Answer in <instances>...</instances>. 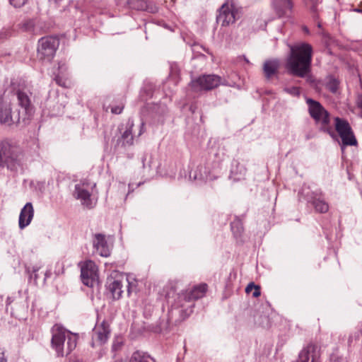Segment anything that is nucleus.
Instances as JSON below:
<instances>
[{"mask_svg": "<svg viewBox=\"0 0 362 362\" xmlns=\"http://www.w3.org/2000/svg\"><path fill=\"white\" fill-rule=\"evenodd\" d=\"M313 47L307 42H300L290 47L286 68L288 73L300 78L307 77L311 71Z\"/></svg>", "mask_w": 362, "mask_h": 362, "instance_id": "f03ea898", "label": "nucleus"}, {"mask_svg": "<svg viewBox=\"0 0 362 362\" xmlns=\"http://www.w3.org/2000/svg\"><path fill=\"white\" fill-rule=\"evenodd\" d=\"M317 27L321 28V23L320 22L317 23Z\"/></svg>", "mask_w": 362, "mask_h": 362, "instance_id": "09e8293b", "label": "nucleus"}, {"mask_svg": "<svg viewBox=\"0 0 362 362\" xmlns=\"http://www.w3.org/2000/svg\"><path fill=\"white\" fill-rule=\"evenodd\" d=\"M353 11H355V12H357V13H362V8H354Z\"/></svg>", "mask_w": 362, "mask_h": 362, "instance_id": "49530a36", "label": "nucleus"}, {"mask_svg": "<svg viewBox=\"0 0 362 362\" xmlns=\"http://www.w3.org/2000/svg\"><path fill=\"white\" fill-rule=\"evenodd\" d=\"M362 336V329H358L356 330H355L354 332H353L349 337V339H348V344L349 346L351 345V344L355 341H358L360 339V338Z\"/></svg>", "mask_w": 362, "mask_h": 362, "instance_id": "7c9ffc66", "label": "nucleus"}, {"mask_svg": "<svg viewBox=\"0 0 362 362\" xmlns=\"http://www.w3.org/2000/svg\"><path fill=\"white\" fill-rule=\"evenodd\" d=\"M241 8L235 0H226L218 9L216 21L221 26L226 27L234 23L240 18Z\"/></svg>", "mask_w": 362, "mask_h": 362, "instance_id": "423d86ee", "label": "nucleus"}, {"mask_svg": "<svg viewBox=\"0 0 362 362\" xmlns=\"http://www.w3.org/2000/svg\"><path fill=\"white\" fill-rule=\"evenodd\" d=\"M6 303V310L10 309L11 315L18 318L21 317L28 308L26 298L21 295V291H18L15 296H8Z\"/></svg>", "mask_w": 362, "mask_h": 362, "instance_id": "9d476101", "label": "nucleus"}, {"mask_svg": "<svg viewBox=\"0 0 362 362\" xmlns=\"http://www.w3.org/2000/svg\"><path fill=\"white\" fill-rule=\"evenodd\" d=\"M38 269V268L33 267V272L30 274V278L34 279L35 281H37V279H38V275L37 274Z\"/></svg>", "mask_w": 362, "mask_h": 362, "instance_id": "79ce46f5", "label": "nucleus"}, {"mask_svg": "<svg viewBox=\"0 0 362 362\" xmlns=\"http://www.w3.org/2000/svg\"><path fill=\"white\" fill-rule=\"evenodd\" d=\"M93 247L102 257H107L111 253V246L107 243L106 236L102 233H96L93 236Z\"/></svg>", "mask_w": 362, "mask_h": 362, "instance_id": "dca6fc26", "label": "nucleus"}, {"mask_svg": "<svg viewBox=\"0 0 362 362\" xmlns=\"http://www.w3.org/2000/svg\"><path fill=\"white\" fill-rule=\"evenodd\" d=\"M312 204L317 212L326 213L329 210L328 204L322 199L315 198L312 202Z\"/></svg>", "mask_w": 362, "mask_h": 362, "instance_id": "393cba45", "label": "nucleus"}, {"mask_svg": "<svg viewBox=\"0 0 362 362\" xmlns=\"http://www.w3.org/2000/svg\"><path fill=\"white\" fill-rule=\"evenodd\" d=\"M207 284H206L195 286L191 291L181 293L179 296V298L184 299L187 302L197 300L204 296L207 291Z\"/></svg>", "mask_w": 362, "mask_h": 362, "instance_id": "a211bd4d", "label": "nucleus"}, {"mask_svg": "<svg viewBox=\"0 0 362 362\" xmlns=\"http://www.w3.org/2000/svg\"><path fill=\"white\" fill-rule=\"evenodd\" d=\"M11 5L15 8H21L27 4L28 0H8Z\"/></svg>", "mask_w": 362, "mask_h": 362, "instance_id": "2f4dec72", "label": "nucleus"}, {"mask_svg": "<svg viewBox=\"0 0 362 362\" xmlns=\"http://www.w3.org/2000/svg\"><path fill=\"white\" fill-rule=\"evenodd\" d=\"M0 362H7V359L4 356V351H0Z\"/></svg>", "mask_w": 362, "mask_h": 362, "instance_id": "a18cd8bd", "label": "nucleus"}, {"mask_svg": "<svg viewBox=\"0 0 362 362\" xmlns=\"http://www.w3.org/2000/svg\"><path fill=\"white\" fill-rule=\"evenodd\" d=\"M284 2L285 8L291 10L293 8V3L291 0H281Z\"/></svg>", "mask_w": 362, "mask_h": 362, "instance_id": "ea45409f", "label": "nucleus"}, {"mask_svg": "<svg viewBox=\"0 0 362 362\" xmlns=\"http://www.w3.org/2000/svg\"><path fill=\"white\" fill-rule=\"evenodd\" d=\"M339 86V81L332 76L327 78L325 87L332 93H336Z\"/></svg>", "mask_w": 362, "mask_h": 362, "instance_id": "a878e982", "label": "nucleus"}, {"mask_svg": "<svg viewBox=\"0 0 362 362\" xmlns=\"http://www.w3.org/2000/svg\"><path fill=\"white\" fill-rule=\"evenodd\" d=\"M56 83L62 87H66V81L64 80L61 76H56L54 78Z\"/></svg>", "mask_w": 362, "mask_h": 362, "instance_id": "f704fd0d", "label": "nucleus"}, {"mask_svg": "<svg viewBox=\"0 0 362 362\" xmlns=\"http://www.w3.org/2000/svg\"><path fill=\"white\" fill-rule=\"evenodd\" d=\"M148 154L144 153L141 157V162L143 164V168H145L146 167H151V161L149 160L147 163H146V160L147 159Z\"/></svg>", "mask_w": 362, "mask_h": 362, "instance_id": "4c0bfd02", "label": "nucleus"}, {"mask_svg": "<svg viewBox=\"0 0 362 362\" xmlns=\"http://www.w3.org/2000/svg\"><path fill=\"white\" fill-rule=\"evenodd\" d=\"M51 346L57 356L69 355L76 346V336L73 335L62 325L55 324L51 329Z\"/></svg>", "mask_w": 362, "mask_h": 362, "instance_id": "7ed1b4c3", "label": "nucleus"}, {"mask_svg": "<svg viewBox=\"0 0 362 362\" xmlns=\"http://www.w3.org/2000/svg\"><path fill=\"white\" fill-rule=\"evenodd\" d=\"M22 151L11 140L4 139L0 141V168L16 171L21 165Z\"/></svg>", "mask_w": 362, "mask_h": 362, "instance_id": "20e7f679", "label": "nucleus"}, {"mask_svg": "<svg viewBox=\"0 0 362 362\" xmlns=\"http://www.w3.org/2000/svg\"><path fill=\"white\" fill-rule=\"evenodd\" d=\"M252 296L255 298H257L261 295L260 292V286L258 285L255 284L254 282H250L245 288V292L247 293H250L251 291H253Z\"/></svg>", "mask_w": 362, "mask_h": 362, "instance_id": "c85d7f7f", "label": "nucleus"}, {"mask_svg": "<svg viewBox=\"0 0 362 362\" xmlns=\"http://www.w3.org/2000/svg\"><path fill=\"white\" fill-rule=\"evenodd\" d=\"M204 178V177L201 172H199V173H195V174L194 175V180H202Z\"/></svg>", "mask_w": 362, "mask_h": 362, "instance_id": "c03bdc74", "label": "nucleus"}, {"mask_svg": "<svg viewBox=\"0 0 362 362\" xmlns=\"http://www.w3.org/2000/svg\"><path fill=\"white\" fill-rule=\"evenodd\" d=\"M74 195L76 199L81 201V204L84 207L90 209L95 206V204L90 198L91 194L86 189L85 183L77 184L75 185Z\"/></svg>", "mask_w": 362, "mask_h": 362, "instance_id": "4468645a", "label": "nucleus"}, {"mask_svg": "<svg viewBox=\"0 0 362 362\" xmlns=\"http://www.w3.org/2000/svg\"><path fill=\"white\" fill-rule=\"evenodd\" d=\"M19 109L12 111L11 103L6 99H0V123L6 126L18 124L21 120L30 119L33 113L31 101L32 92L24 83L14 86L12 90Z\"/></svg>", "mask_w": 362, "mask_h": 362, "instance_id": "f257e3e1", "label": "nucleus"}, {"mask_svg": "<svg viewBox=\"0 0 362 362\" xmlns=\"http://www.w3.org/2000/svg\"><path fill=\"white\" fill-rule=\"evenodd\" d=\"M304 3H305L306 7L312 13L313 18L315 20H317L318 18L317 8V5H318V0H304Z\"/></svg>", "mask_w": 362, "mask_h": 362, "instance_id": "bb28decb", "label": "nucleus"}, {"mask_svg": "<svg viewBox=\"0 0 362 362\" xmlns=\"http://www.w3.org/2000/svg\"><path fill=\"white\" fill-rule=\"evenodd\" d=\"M127 5L129 8L137 11H146L151 13H156L158 11V7L152 1L145 0H127Z\"/></svg>", "mask_w": 362, "mask_h": 362, "instance_id": "f3484780", "label": "nucleus"}, {"mask_svg": "<svg viewBox=\"0 0 362 362\" xmlns=\"http://www.w3.org/2000/svg\"><path fill=\"white\" fill-rule=\"evenodd\" d=\"M305 102L308 105V113L315 124H320V130L334 138L336 135L330 126L329 112L317 100L308 98H306Z\"/></svg>", "mask_w": 362, "mask_h": 362, "instance_id": "39448f33", "label": "nucleus"}, {"mask_svg": "<svg viewBox=\"0 0 362 362\" xmlns=\"http://www.w3.org/2000/svg\"><path fill=\"white\" fill-rule=\"evenodd\" d=\"M11 35V31L8 29H3L0 31V40L6 39Z\"/></svg>", "mask_w": 362, "mask_h": 362, "instance_id": "c9c22d12", "label": "nucleus"}, {"mask_svg": "<svg viewBox=\"0 0 362 362\" xmlns=\"http://www.w3.org/2000/svg\"><path fill=\"white\" fill-rule=\"evenodd\" d=\"M134 126V121L129 118L126 124H120L118 127L121 136L117 139L115 148L121 146L126 148L132 146L134 144V138L132 131Z\"/></svg>", "mask_w": 362, "mask_h": 362, "instance_id": "9b49d317", "label": "nucleus"}, {"mask_svg": "<svg viewBox=\"0 0 362 362\" xmlns=\"http://www.w3.org/2000/svg\"><path fill=\"white\" fill-rule=\"evenodd\" d=\"M303 29L305 33H309V30H308V28L306 26L303 27Z\"/></svg>", "mask_w": 362, "mask_h": 362, "instance_id": "de8ad7c7", "label": "nucleus"}, {"mask_svg": "<svg viewBox=\"0 0 362 362\" xmlns=\"http://www.w3.org/2000/svg\"><path fill=\"white\" fill-rule=\"evenodd\" d=\"M280 67V62L278 59L266 60L263 64V72L267 79L272 78L275 76Z\"/></svg>", "mask_w": 362, "mask_h": 362, "instance_id": "4be33fe9", "label": "nucleus"}, {"mask_svg": "<svg viewBox=\"0 0 362 362\" xmlns=\"http://www.w3.org/2000/svg\"><path fill=\"white\" fill-rule=\"evenodd\" d=\"M123 345V341L121 339H115L112 345V349L113 351H119Z\"/></svg>", "mask_w": 362, "mask_h": 362, "instance_id": "473e14b6", "label": "nucleus"}, {"mask_svg": "<svg viewBox=\"0 0 362 362\" xmlns=\"http://www.w3.org/2000/svg\"><path fill=\"white\" fill-rule=\"evenodd\" d=\"M230 227L235 235H240L243 231V223L239 218H235L231 222Z\"/></svg>", "mask_w": 362, "mask_h": 362, "instance_id": "cd10ccee", "label": "nucleus"}, {"mask_svg": "<svg viewBox=\"0 0 362 362\" xmlns=\"http://www.w3.org/2000/svg\"><path fill=\"white\" fill-rule=\"evenodd\" d=\"M330 361L331 362H346V361L344 358H343L342 357H339L334 354L331 356Z\"/></svg>", "mask_w": 362, "mask_h": 362, "instance_id": "e433bc0d", "label": "nucleus"}, {"mask_svg": "<svg viewBox=\"0 0 362 362\" xmlns=\"http://www.w3.org/2000/svg\"><path fill=\"white\" fill-rule=\"evenodd\" d=\"M107 284L108 290L114 299L118 300L122 298V295L124 292V278H122V279H116L114 278L108 279Z\"/></svg>", "mask_w": 362, "mask_h": 362, "instance_id": "aec40b11", "label": "nucleus"}, {"mask_svg": "<svg viewBox=\"0 0 362 362\" xmlns=\"http://www.w3.org/2000/svg\"><path fill=\"white\" fill-rule=\"evenodd\" d=\"M145 123L144 122H142L140 124V129H139V132L138 133V136H140L145 131Z\"/></svg>", "mask_w": 362, "mask_h": 362, "instance_id": "37998d69", "label": "nucleus"}, {"mask_svg": "<svg viewBox=\"0 0 362 362\" xmlns=\"http://www.w3.org/2000/svg\"><path fill=\"white\" fill-rule=\"evenodd\" d=\"M335 129L339 135L343 146H357L358 142L349 123L344 119L335 117Z\"/></svg>", "mask_w": 362, "mask_h": 362, "instance_id": "1a4fd4ad", "label": "nucleus"}, {"mask_svg": "<svg viewBox=\"0 0 362 362\" xmlns=\"http://www.w3.org/2000/svg\"><path fill=\"white\" fill-rule=\"evenodd\" d=\"M33 216L34 209L33 204L30 202H28L21 211L18 220L19 228L23 229L28 226L30 223Z\"/></svg>", "mask_w": 362, "mask_h": 362, "instance_id": "6ab92c4d", "label": "nucleus"}, {"mask_svg": "<svg viewBox=\"0 0 362 362\" xmlns=\"http://www.w3.org/2000/svg\"><path fill=\"white\" fill-rule=\"evenodd\" d=\"M124 283H125V286L127 287V295L129 296L132 292H136V282L133 280V281H129V280L126 278L124 279Z\"/></svg>", "mask_w": 362, "mask_h": 362, "instance_id": "c756f323", "label": "nucleus"}, {"mask_svg": "<svg viewBox=\"0 0 362 362\" xmlns=\"http://www.w3.org/2000/svg\"><path fill=\"white\" fill-rule=\"evenodd\" d=\"M320 351L317 345L309 344L299 353L297 362H319Z\"/></svg>", "mask_w": 362, "mask_h": 362, "instance_id": "2eb2a0df", "label": "nucleus"}, {"mask_svg": "<svg viewBox=\"0 0 362 362\" xmlns=\"http://www.w3.org/2000/svg\"><path fill=\"white\" fill-rule=\"evenodd\" d=\"M81 278L83 284L88 287H94L98 284V267L92 260H86L79 263Z\"/></svg>", "mask_w": 362, "mask_h": 362, "instance_id": "6e6552de", "label": "nucleus"}, {"mask_svg": "<svg viewBox=\"0 0 362 362\" xmlns=\"http://www.w3.org/2000/svg\"><path fill=\"white\" fill-rule=\"evenodd\" d=\"M246 172L247 169L243 165L235 161V168L233 167L231 170V174L236 176L234 179L237 180L243 179Z\"/></svg>", "mask_w": 362, "mask_h": 362, "instance_id": "b1692460", "label": "nucleus"}, {"mask_svg": "<svg viewBox=\"0 0 362 362\" xmlns=\"http://www.w3.org/2000/svg\"><path fill=\"white\" fill-rule=\"evenodd\" d=\"M357 107L360 109V115L362 117V95H359L356 100Z\"/></svg>", "mask_w": 362, "mask_h": 362, "instance_id": "58836bf2", "label": "nucleus"}, {"mask_svg": "<svg viewBox=\"0 0 362 362\" xmlns=\"http://www.w3.org/2000/svg\"><path fill=\"white\" fill-rule=\"evenodd\" d=\"M59 45V40L53 36L42 37L38 41L37 57L43 62H50Z\"/></svg>", "mask_w": 362, "mask_h": 362, "instance_id": "0eeeda50", "label": "nucleus"}, {"mask_svg": "<svg viewBox=\"0 0 362 362\" xmlns=\"http://www.w3.org/2000/svg\"><path fill=\"white\" fill-rule=\"evenodd\" d=\"M288 93H291L293 95H298L299 90L298 88L293 87L291 88H286L285 89Z\"/></svg>", "mask_w": 362, "mask_h": 362, "instance_id": "a19ab883", "label": "nucleus"}, {"mask_svg": "<svg viewBox=\"0 0 362 362\" xmlns=\"http://www.w3.org/2000/svg\"><path fill=\"white\" fill-rule=\"evenodd\" d=\"M307 81H308V82H311V79H310V78H307Z\"/></svg>", "mask_w": 362, "mask_h": 362, "instance_id": "8fccbe9b", "label": "nucleus"}, {"mask_svg": "<svg viewBox=\"0 0 362 362\" xmlns=\"http://www.w3.org/2000/svg\"><path fill=\"white\" fill-rule=\"evenodd\" d=\"M221 78L215 74L203 75L192 81V87L196 90H209L218 86Z\"/></svg>", "mask_w": 362, "mask_h": 362, "instance_id": "f8f14e48", "label": "nucleus"}, {"mask_svg": "<svg viewBox=\"0 0 362 362\" xmlns=\"http://www.w3.org/2000/svg\"><path fill=\"white\" fill-rule=\"evenodd\" d=\"M46 107L49 110L52 116H57L62 114L64 108V105L59 103V97L57 94L53 96H49L46 103Z\"/></svg>", "mask_w": 362, "mask_h": 362, "instance_id": "412c9836", "label": "nucleus"}, {"mask_svg": "<svg viewBox=\"0 0 362 362\" xmlns=\"http://www.w3.org/2000/svg\"><path fill=\"white\" fill-rule=\"evenodd\" d=\"M123 109H124V105L121 104L119 105H115V106L112 107L111 112L113 114L119 115V114L122 113Z\"/></svg>", "mask_w": 362, "mask_h": 362, "instance_id": "72a5a7b5", "label": "nucleus"}, {"mask_svg": "<svg viewBox=\"0 0 362 362\" xmlns=\"http://www.w3.org/2000/svg\"><path fill=\"white\" fill-rule=\"evenodd\" d=\"M129 362H156V360L147 352L137 350L132 353Z\"/></svg>", "mask_w": 362, "mask_h": 362, "instance_id": "5701e85b", "label": "nucleus"}, {"mask_svg": "<svg viewBox=\"0 0 362 362\" xmlns=\"http://www.w3.org/2000/svg\"><path fill=\"white\" fill-rule=\"evenodd\" d=\"M110 332V325L107 321L103 320L100 324L96 325L93 329L92 346L93 347L95 343L100 345L106 343Z\"/></svg>", "mask_w": 362, "mask_h": 362, "instance_id": "ddd939ff", "label": "nucleus"}]
</instances>
